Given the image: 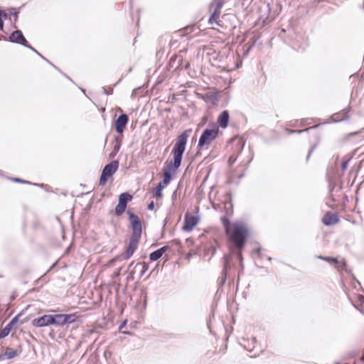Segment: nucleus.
Masks as SVG:
<instances>
[{
	"mask_svg": "<svg viewBox=\"0 0 364 364\" xmlns=\"http://www.w3.org/2000/svg\"><path fill=\"white\" fill-rule=\"evenodd\" d=\"M191 132V130L184 132L177 139L176 143L172 150L173 161L171 162L168 167L164 169V180L159 183H162L164 187L170 183L172 172H174L181 165L182 156L185 151L186 144L188 137V133Z\"/></svg>",
	"mask_w": 364,
	"mask_h": 364,
	"instance_id": "1",
	"label": "nucleus"
},
{
	"mask_svg": "<svg viewBox=\"0 0 364 364\" xmlns=\"http://www.w3.org/2000/svg\"><path fill=\"white\" fill-rule=\"evenodd\" d=\"M223 223L230 241L233 242L235 247L240 250L242 248L247 236V229L246 225L241 222H235L230 224L226 220H224Z\"/></svg>",
	"mask_w": 364,
	"mask_h": 364,
	"instance_id": "2",
	"label": "nucleus"
},
{
	"mask_svg": "<svg viewBox=\"0 0 364 364\" xmlns=\"http://www.w3.org/2000/svg\"><path fill=\"white\" fill-rule=\"evenodd\" d=\"M224 4V0H214L211 4L210 9L211 16L209 18V23L210 24L217 23V20L220 15V9Z\"/></svg>",
	"mask_w": 364,
	"mask_h": 364,
	"instance_id": "3",
	"label": "nucleus"
},
{
	"mask_svg": "<svg viewBox=\"0 0 364 364\" xmlns=\"http://www.w3.org/2000/svg\"><path fill=\"white\" fill-rule=\"evenodd\" d=\"M119 166V162L117 161H113L110 164L105 166L104 168L101 177L100 183L104 184L107 181V178L112 176L117 170Z\"/></svg>",
	"mask_w": 364,
	"mask_h": 364,
	"instance_id": "4",
	"label": "nucleus"
},
{
	"mask_svg": "<svg viewBox=\"0 0 364 364\" xmlns=\"http://www.w3.org/2000/svg\"><path fill=\"white\" fill-rule=\"evenodd\" d=\"M218 132V129L217 128L205 129L199 139L198 146H203L205 145L210 144V142L216 137Z\"/></svg>",
	"mask_w": 364,
	"mask_h": 364,
	"instance_id": "5",
	"label": "nucleus"
},
{
	"mask_svg": "<svg viewBox=\"0 0 364 364\" xmlns=\"http://www.w3.org/2000/svg\"><path fill=\"white\" fill-rule=\"evenodd\" d=\"M75 321V316L73 314H54L53 315V324L55 326H63Z\"/></svg>",
	"mask_w": 364,
	"mask_h": 364,
	"instance_id": "6",
	"label": "nucleus"
},
{
	"mask_svg": "<svg viewBox=\"0 0 364 364\" xmlns=\"http://www.w3.org/2000/svg\"><path fill=\"white\" fill-rule=\"evenodd\" d=\"M198 223V217L189 214H186L185 224L183 226V230L187 232H190L193 230V228L197 225Z\"/></svg>",
	"mask_w": 364,
	"mask_h": 364,
	"instance_id": "7",
	"label": "nucleus"
},
{
	"mask_svg": "<svg viewBox=\"0 0 364 364\" xmlns=\"http://www.w3.org/2000/svg\"><path fill=\"white\" fill-rule=\"evenodd\" d=\"M33 324L37 327H45L53 324V315L46 314L33 320Z\"/></svg>",
	"mask_w": 364,
	"mask_h": 364,
	"instance_id": "8",
	"label": "nucleus"
},
{
	"mask_svg": "<svg viewBox=\"0 0 364 364\" xmlns=\"http://www.w3.org/2000/svg\"><path fill=\"white\" fill-rule=\"evenodd\" d=\"M129 218L132 223V229H133V237H139L141 231V224L136 215H134L132 213L129 214Z\"/></svg>",
	"mask_w": 364,
	"mask_h": 364,
	"instance_id": "9",
	"label": "nucleus"
},
{
	"mask_svg": "<svg viewBox=\"0 0 364 364\" xmlns=\"http://www.w3.org/2000/svg\"><path fill=\"white\" fill-rule=\"evenodd\" d=\"M10 40L12 42L22 44L25 46H28L26 44V40L22 34L21 31H14L10 36Z\"/></svg>",
	"mask_w": 364,
	"mask_h": 364,
	"instance_id": "10",
	"label": "nucleus"
},
{
	"mask_svg": "<svg viewBox=\"0 0 364 364\" xmlns=\"http://www.w3.org/2000/svg\"><path fill=\"white\" fill-rule=\"evenodd\" d=\"M128 122V117L123 114H121L115 122V128L117 132L122 134L123 132V130Z\"/></svg>",
	"mask_w": 364,
	"mask_h": 364,
	"instance_id": "11",
	"label": "nucleus"
},
{
	"mask_svg": "<svg viewBox=\"0 0 364 364\" xmlns=\"http://www.w3.org/2000/svg\"><path fill=\"white\" fill-rule=\"evenodd\" d=\"M139 238V237H134L133 236L132 237L129 247H127V250L125 253L126 259L129 258L132 255L133 252H134L135 249L137 247Z\"/></svg>",
	"mask_w": 364,
	"mask_h": 364,
	"instance_id": "12",
	"label": "nucleus"
},
{
	"mask_svg": "<svg viewBox=\"0 0 364 364\" xmlns=\"http://www.w3.org/2000/svg\"><path fill=\"white\" fill-rule=\"evenodd\" d=\"M18 318L14 317L6 326L1 331L0 338H4L7 336L11 332L13 326L17 323Z\"/></svg>",
	"mask_w": 364,
	"mask_h": 364,
	"instance_id": "13",
	"label": "nucleus"
},
{
	"mask_svg": "<svg viewBox=\"0 0 364 364\" xmlns=\"http://www.w3.org/2000/svg\"><path fill=\"white\" fill-rule=\"evenodd\" d=\"M338 219L337 216L331 213L326 214L323 218V223L326 225H334L338 222Z\"/></svg>",
	"mask_w": 364,
	"mask_h": 364,
	"instance_id": "14",
	"label": "nucleus"
},
{
	"mask_svg": "<svg viewBox=\"0 0 364 364\" xmlns=\"http://www.w3.org/2000/svg\"><path fill=\"white\" fill-rule=\"evenodd\" d=\"M218 123L222 128H225L228 126L229 121V114L227 111H223L218 117Z\"/></svg>",
	"mask_w": 364,
	"mask_h": 364,
	"instance_id": "15",
	"label": "nucleus"
},
{
	"mask_svg": "<svg viewBox=\"0 0 364 364\" xmlns=\"http://www.w3.org/2000/svg\"><path fill=\"white\" fill-rule=\"evenodd\" d=\"M167 248L168 247L166 246H164V247L153 252L150 255V259L152 261H156L158 259H159L163 255V254L166 252Z\"/></svg>",
	"mask_w": 364,
	"mask_h": 364,
	"instance_id": "16",
	"label": "nucleus"
},
{
	"mask_svg": "<svg viewBox=\"0 0 364 364\" xmlns=\"http://www.w3.org/2000/svg\"><path fill=\"white\" fill-rule=\"evenodd\" d=\"M18 355V352L16 350L11 348H6L5 352L0 356L1 358L11 359Z\"/></svg>",
	"mask_w": 364,
	"mask_h": 364,
	"instance_id": "17",
	"label": "nucleus"
},
{
	"mask_svg": "<svg viewBox=\"0 0 364 364\" xmlns=\"http://www.w3.org/2000/svg\"><path fill=\"white\" fill-rule=\"evenodd\" d=\"M132 196L130 194L127 193H124L119 196V200L120 202H122V203L127 205V203L132 200Z\"/></svg>",
	"mask_w": 364,
	"mask_h": 364,
	"instance_id": "18",
	"label": "nucleus"
},
{
	"mask_svg": "<svg viewBox=\"0 0 364 364\" xmlns=\"http://www.w3.org/2000/svg\"><path fill=\"white\" fill-rule=\"evenodd\" d=\"M126 208H127L126 204H124V203H122V202H120L119 200V203H118V205H117V207L115 208L116 214L117 215L122 214L124 212Z\"/></svg>",
	"mask_w": 364,
	"mask_h": 364,
	"instance_id": "19",
	"label": "nucleus"
},
{
	"mask_svg": "<svg viewBox=\"0 0 364 364\" xmlns=\"http://www.w3.org/2000/svg\"><path fill=\"white\" fill-rule=\"evenodd\" d=\"M126 208H127L126 204H124V203H122V202H120L119 200V203H118V205H117V207L115 208L116 214L117 215L122 214L124 212Z\"/></svg>",
	"mask_w": 364,
	"mask_h": 364,
	"instance_id": "20",
	"label": "nucleus"
},
{
	"mask_svg": "<svg viewBox=\"0 0 364 364\" xmlns=\"http://www.w3.org/2000/svg\"><path fill=\"white\" fill-rule=\"evenodd\" d=\"M164 188V185H162V183H159L154 191L155 196L161 198L162 197V191Z\"/></svg>",
	"mask_w": 364,
	"mask_h": 364,
	"instance_id": "21",
	"label": "nucleus"
},
{
	"mask_svg": "<svg viewBox=\"0 0 364 364\" xmlns=\"http://www.w3.org/2000/svg\"><path fill=\"white\" fill-rule=\"evenodd\" d=\"M121 146V140L119 138H115V144L114 145V151L118 152Z\"/></svg>",
	"mask_w": 364,
	"mask_h": 364,
	"instance_id": "22",
	"label": "nucleus"
},
{
	"mask_svg": "<svg viewBox=\"0 0 364 364\" xmlns=\"http://www.w3.org/2000/svg\"><path fill=\"white\" fill-rule=\"evenodd\" d=\"M320 258H321V257H320ZM322 259L328 261V262H333V263H336L337 262V259H335V258L322 257Z\"/></svg>",
	"mask_w": 364,
	"mask_h": 364,
	"instance_id": "23",
	"label": "nucleus"
},
{
	"mask_svg": "<svg viewBox=\"0 0 364 364\" xmlns=\"http://www.w3.org/2000/svg\"><path fill=\"white\" fill-rule=\"evenodd\" d=\"M2 14H3V11L1 10H0V29H3V27H4V21H3V19H2Z\"/></svg>",
	"mask_w": 364,
	"mask_h": 364,
	"instance_id": "24",
	"label": "nucleus"
},
{
	"mask_svg": "<svg viewBox=\"0 0 364 364\" xmlns=\"http://www.w3.org/2000/svg\"><path fill=\"white\" fill-rule=\"evenodd\" d=\"M148 208L149 210H154V203L152 201L151 203H149V205H148Z\"/></svg>",
	"mask_w": 364,
	"mask_h": 364,
	"instance_id": "25",
	"label": "nucleus"
},
{
	"mask_svg": "<svg viewBox=\"0 0 364 364\" xmlns=\"http://www.w3.org/2000/svg\"><path fill=\"white\" fill-rule=\"evenodd\" d=\"M11 14L14 15L16 17H17L18 11H16V9H11Z\"/></svg>",
	"mask_w": 364,
	"mask_h": 364,
	"instance_id": "26",
	"label": "nucleus"
},
{
	"mask_svg": "<svg viewBox=\"0 0 364 364\" xmlns=\"http://www.w3.org/2000/svg\"><path fill=\"white\" fill-rule=\"evenodd\" d=\"M117 152H115L114 150L112 151V152L109 155V157L110 158H114L116 155H117Z\"/></svg>",
	"mask_w": 364,
	"mask_h": 364,
	"instance_id": "27",
	"label": "nucleus"
},
{
	"mask_svg": "<svg viewBox=\"0 0 364 364\" xmlns=\"http://www.w3.org/2000/svg\"><path fill=\"white\" fill-rule=\"evenodd\" d=\"M7 17H8L7 14H6L5 12H4V11H3V14H2V19H3V18H5V19H6V18H7Z\"/></svg>",
	"mask_w": 364,
	"mask_h": 364,
	"instance_id": "28",
	"label": "nucleus"
},
{
	"mask_svg": "<svg viewBox=\"0 0 364 364\" xmlns=\"http://www.w3.org/2000/svg\"><path fill=\"white\" fill-rule=\"evenodd\" d=\"M119 272H120V269H119L115 274L114 275L117 277L119 274Z\"/></svg>",
	"mask_w": 364,
	"mask_h": 364,
	"instance_id": "29",
	"label": "nucleus"
},
{
	"mask_svg": "<svg viewBox=\"0 0 364 364\" xmlns=\"http://www.w3.org/2000/svg\"><path fill=\"white\" fill-rule=\"evenodd\" d=\"M343 168H346L347 166V163L346 162L343 163Z\"/></svg>",
	"mask_w": 364,
	"mask_h": 364,
	"instance_id": "30",
	"label": "nucleus"
},
{
	"mask_svg": "<svg viewBox=\"0 0 364 364\" xmlns=\"http://www.w3.org/2000/svg\"><path fill=\"white\" fill-rule=\"evenodd\" d=\"M27 47L30 48L31 49L33 50L34 52H36V50H34L33 48H31L30 46H28Z\"/></svg>",
	"mask_w": 364,
	"mask_h": 364,
	"instance_id": "31",
	"label": "nucleus"
},
{
	"mask_svg": "<svg viewBox=\"0 0 364 364\" xmlns=\"http://www.w3.org/2000/svg\"><path fill=\"white\" fill-rule=\"evenodd\" d=\"M14 181H21L20 179H18V178H14Z\"/></svg>",
	"mask_w": 364,
	"mask_h": 364,
	"instance_id": "32",
	"label": "nucleus"
},
{
	"mask_svg": "<svg viewBox=\"0 0 364 364\" xmlns=\"http://www.w3.org/2000/svg\"><path fill=\"white\" fill-rule=\"evenodd\" d=\"M239 257H240V259L242 258L240 252H239Z\"/></svg>",
	"mask_w": 364,
	"mask_h": 364,
	"instance_id": "33",
	"label": "nucleus"
}]
</instances>
